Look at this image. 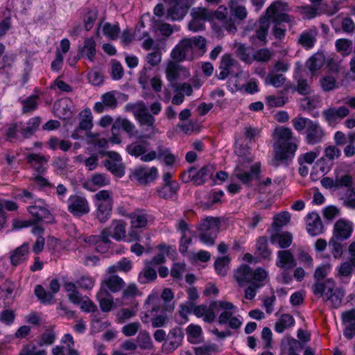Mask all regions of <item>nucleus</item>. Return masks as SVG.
<instances>
[{"mask_svg": "<svg viewBox=\"0 0 355 355\" xmlns=\"http://www.w3.org/2000/svg\"><path fill=\"white\" fill-rule=\"evenodd\" d=\"M137 341L140 349L143 350L153 348V343L150 334L146 331L139 332L137 337Z\"/></svg>", "mask_w": 355, "mask_h": 355, "instance_id": "3c124183", "label": "nucleus"}, {"mask_svg": "<svg viewBox=\"0 0 355 355\" xmlns=\"http://www.w3.org/2000/svg\"><path fill=\"white\" fill-rule=\"evenodd\" d=\"M38 95L34 94L24 100V114L31 113L37 110L38 106Z\"/></svg>", "mask_w": 355, "mask_h": 355, "instance_id": "0e129e2a", "label": "nucleus"}, {"mask_svg": "<svg viewBox=\"0 0 355 355\" xmlns=\"http://www.w3.org/2000/svg\"><path fill=\"white\" fill-rule=\"evenodd\" d=\"M295 324L293 317L290 314H282L275 324V330L282 333L285 329L293 327Z\"/></svg>", "mask_w": 355, "mask_h": 355, "instance_id": "79ce46f5", "label": "nucleus"}, {"mask_svg": "<svg viewBox=\"0 0 355 355\" xmlns=\"http://www.w3.org/2000/svg\"><path fill=\"white\" fill-rule=\"evenodd\" d=\"M291 220V215L288 211H282L273 218L272 229L275 232H279L281 228L286 225Z\"/></svg>", "mask_w": 355, "mask_h": 355, "instance_id": "c03bdc74", "label": "nucleus"}, {"mask_svg": "<svg viewBox=\"0 0 355 355\" xmlns=\"http://www.w3.org/2000/svg\"><path fill=\"white\" fill-rule=\"evenodd\" d=\"M324 62V58L321 54H315L311 56L306 62V67L310 70L312 76L320 69Z\"/></svg>", "mask_w": 355, "mask_h": 355, "instance_id": "864d4df0", "label": "nucleus"}, {"mask_svg": "<svg viewBox=\"0 0 355 355\" xmlns=\"http://www.w3.org/2000/svg\"><path fill=\"white\" fill-rule=\"evenodd\" d=\"M141 293L139 291L137 286L134 284H129L125 288L123 291L121 298L125 304L131 303V302Z\"/></svg>", "mask_w": 355, "mask_h": 355, "instance_id": "ea45409f", "label": "nucleus"}, {"mask_svg": "<svg viewBox=\"0 0 355 355\" xmlns=\"http://www.w3.org/2000/svg\"><path fill=\"white\" fill-rule=\"evenodd\" d=\"M310 125L305 130V142L308 145H315L322 141L324 137V131L316 121L309 123Z\"/></svg>", "mask_w": 355, "mask_h": 355, "instance_id": "6ab92c4d", "label": "nucleus"}, {"mask_svg": "<svg viewBox=\"0 0 355 355\" xmlns=\"http://www.w3.org/2000/svg\"><path fill=\"white\" fill-rule=\"evenodd\" d=\"M96 43L93 37L86 38L84 40L83 46L79 48L80 56L93 62L96 55Z\"/></svg>", "mask_w": 355, "mask_h": 355, "instance_id": "7c9ffc66", "label": "nucleus"}, {"mask_svg": "<svg viewBox=\"0 0 355 355\" xmlns=\"http://www.w3.org/2000/svg\"><path fill=\"white\" fill-rule=\"evenodd\" d=\"M342 242L331 237L329 241V252L335 259H340L343 254L345 245Z\"/></svg>", "mask_w": 355, "mask_h": 355, "instance_id": "de8ad7c7", "label": "nucleus"}, {"mask_svg": "<svg viewBox=\"0 0 355 355\" xmlns=\"http://www.w3.org/2000/svg\"><path fill=\"white\" fill-rule=\"evenodd\" d=\"M183 339V334L181 329L175 328L170 331L168 339L162 345V350L169 354L175 350L180 345Z\"/></svg>", "mask_w": 355, "mask_h": 355, "instance_id": "412c9836", "label": "nucleus"}, {"mask_svg": "<svg viewBox=\"0 0 355 355\" xmlns=\"http://www.w3.org/2000/svg\"><path fill=\"white\" fill-rule=\"evenodd\" d=\"M41 119L38 116H35L30 119L26 123V128H24V137H28L33 135L37 130Z\"/></svg>", "mask_w": 355, "mask_h": 355, "instance_id": "680f3d73", "label": "nucleus"}, {"mask_svg": "<svg viewBox=\"0 0 355 355\" xmlns=\"http://www.w3.org/2000/svg\"><path fill=\"white\" fill-rule=\"evenodd\" d=\"M256 250L257 254L263 259H270L272 252L268 247V239L266 236L258 238L256 243Z\"/></svg>", "mask_w": 355, "mask_h": 355, "instance_id": "58836bf2", "label": "nucleus"}, {"mask_svg": "<svg viewBox=\"0 0 355 355\" xmlns=\"http://www.w3.org/2000/svg\"><path fill=\"white\" fill-rule=\"evenodd\" d=\"M101 309L103 312H109L113 306V297L105 287L101 286L96 294Z\"/></svg>", "mask_w": 355, "mask_h": 355, "instance_id": "2f4dec72", "label": "nucleus"}, {"mask_svg": "<svg viewBox=\"0 0 355 355\" xmlns=\"http://www.w3.org/2000/svg\"><path fill=\"white\" fill-rule=\"evenodd\" d=\"M270 239L272 243H277L280 248H287L291 245L293 237L288 232L282 233L275 232L270 236Z\"/></svg>", "mask_w": 355, "mask_h": 355, "instance_id": "c9c22d12", "label": "nucleus"}, {"mask_svg": "<svg viewBox=\"0 0 355 355\" xmlns=\"http://www.w3.org/2000/svg\"><path fill=\"white\" fill-rule=\"evenodd\" d=\"M22 130L18 123L8 124L4 130V135L7 141H12L17 137L19 131Z\"/></svg>", "mask_w": 355, "mask_h": 355, "instance_id": "774afa93", "label": "nucleus"}, {"mask_svg": "<svg viewBox=\"0 0 355 355\" xmlns=\"http://www.w3.org/2000/svg\"><path fill=\"white\" fill-rule=\"evenodd\" d=\"M150 143L145 140H137L126 146L127 153L135 157H140L144 162H149L156 159L157 153L155 150H150L147 153V148Z\"/></svg>", "mask_w": 355, "mask_h": 355, "instance_id": "9d476101", "label": "nucleus"}, {"mask_svg": "<svg viewBox=\"0 0 355 355\" xmlns=\"http://www.w3.org/2000/svg\"><path fill=\"white\" fill-rule=\"evenodd\" d=\"M133 175L141 184H146L154 181L157 175L158 171L155 166L150 168L140 167L135 170Z\"/></svg>", "mask_w": 355, "mask_h": 355, "instance_id": "5701e85b", "label": "nucleus"}, {"mask_svg": "<svg viewBox=\"0 0 355 355\" xmlns=\"http://www.w3.org/2000/svg\"><path fill=\"white\" fill-rule=\"evenodd\" d=\"M344 297V292L341 289H336L334 293L325 296L327 300L330 301L332 307L337 309L341 303Z\"/></svg>", "mask_w": 355, "mask_h": 355, "instance_id": "69168bd1", "label": "nucleus"}, {"mask_svg": "<svg viewBox=\"0 0 355 355\" xmlns=\"http://www.w3.org/2000/svg\"><path fill=\"white\" fill-rule=\"evenodd\" d=\"M153 29L155 31H159L163 36L168 37L173 33V28L169 24L162 23L159 19H153Z\"/></svg>", "mask_w": 355, "mask_h": 355, "instance_id": "6e6d98bb", "label": "nucleus"}, {"mask_svg": "<svg viewBox=\"0 0 355 355\" xmlns=\"http://www.w3.org/2000/svg\"><path fill=\"white\" fill-rule=\"evenodd\" d=\"M260 173V164H255L251 166L250 171H243L239 168H236L234 171L235 176L243 184L249 185L252 180L255 178Z\"/></svg>", "mask_w": 355, "mask_h": 355, "instance_id": "c85d7f7f", "label": "nucleus"}, {"mask_svg": "<svg viewBox=\"0 0 355 355\" xmlns=\"http://www.w3.org/2000/svg\"><path fill=\"white\" fill-rule=\"evenodd\" d=\"M120 28L118 24L105 23L103 26V33L110 40H114L118 37Z\"/></svg>", "mask_w": 355, "mask_h": 355, "instance_id": "338daca9", "label": "nucleus"}, {"mask_svg": "<svg viewBox=\"0 0 355 355\" xmlns=\"http://www.w3.org/2000/svg\"><path fill=\"white\" fill-rule=\"evenodd\" d=\"M144 312L141 317L144 323L152 322V326L154 328L161 327L166 322L167 311H172L174 309L173 305H166L164 306L162 301L156 293L150 294L146 298L144 304Z\"/></svg>", "mask_w": 355, "mask_h": 355, "instance_id": "7ed1b4c3", "label": "nucleus"}, {"mask_svg": "<svg viewBox=\"0 0 355 355\" xmlns=\"http://www.w3.org/2000/svg\"><path fill=\"white\" fill-rule=\"evenodd\" d=\"M135 117L137 119L141 125L151 127L150 128V134L147 135V137H154V136L159 132L158 129L155 125V118L149 112L148 109L146 105H141V107L139 108L138 114L135 116Z\"/></svg>", "mask_w": 355, "mask_h": 355, "instance_id": "f3484780", "label": "nucleus"}, {"mask_svg": "<svg viewBox=\"0 0 355 355\" xmlns=\"http://www.w3.org/2000/svg\"><path fill=\"white\" fill-rule=\"evenodd\" d=\"M349 114V110L346 106L330 107L322 112V116L329 123H334L344 119Z\"/></svg>", "mask_w": 355, "mask_h": 355, "instance_id": "393cba45", "label": "nucleus"}, {"mask_svg": "<svg viewBox=\"0 0 355 355\" xmlns=\"http://www.w3.org/2000/svg\"><path fill=\"white\" fill-rule=\"evenodd\" d=\"M125 282L116 275H112L102 282V286H105L111 292L117 293L125 286Z\"/></svg>", "mask_w": 355, "mask_h": 355, "instance_id": "f704fd0d", "label": "nucleus"}, {"mask_svg": "<svg viewBox=\"0 0 355 355\" xmlns=\"http://www.w3.org/2000/svg\"><path fill=\"white\" fill-rule=\"evenodd\" d=\"M27 151L26 154V159L29 166L37 173L31 178L33 182L39 187V189L45 193H50L54 188V184L48 179L43 177L48 169V162L49 157L44 156L40 153H31L32 148L25 147Z\"/></svg>", "mask_w": 355, "mask_h": 355, "instance_id": "f03ea898", "label": "nucleus"}, {"mask_svg": "<svg viewBox=\"0 0 355 355\" xmlns=\"http://www.w3.org/2000/svg\"><path fill=\"white\" fill-rule=\"evenodd\" d=\"M206 51V40L202 36L184 38L172 50L171 57L177 62L192 60L202 56Z\"/></svg>", "mask_w": 355, "mask_h": 355, "instance_id": "20e7f679", "label": "nucleus"}, {"mask_svg": "<svg viewBox=\"0 0 355 355\" xmlns=\"http://www.w3.org/2000/svg\"><path fill=\"white\" fill-rule=\"evenodd\" d=\"M217 302L218 306L224 310L218 317V323L220 324H227L229 320L234 317L233 314L236 312V308L232 302Z\"/></svg>", "mask_w": 355, "mask_h": 355, "instance_id": "c756f323", "label": "nucleus"}, {"mask_svg": "<svg viewBox=\"0 0 355 355\" xmlns=\"http://www.w3.org/2000/svg\"><path fill=\"white\" fill-rule=\"evenodd\" d=\"M297 262L290 250H279L277 252L276 266L285 270L293 268Z\"/></svg>", "mask_w": 355, "mask_h": 355, "instance_id": "cd10ccee", "label": "nucleus"}, {"mask_svg": "<svg viewBox=\"0 0 355 355\" xmlns=\"http://www.w3.org/2000/svg\"><path fill=\"white\" fill-rule=\"evenodd\" d=\"M269 19L262 17L259 21V26L256 30V37L260 40L266 42V35L270 27Z\"/></svg>", "mask_w": 355, "mask_h": 355, "instance_id": "5fc2aeb1", "label": "nucleus"}, {"mask_svg": "<svg viewBox=\"0 0 355 355\" xmlns=\"http://www.w3.org/2000/svg\"><path fill=\"white\" fill-rule=\"evenodd\" d=\"M275 134L277 140L274 144L275 157L271 164L275 167L288 166L297 149V145L291 141L293 132L288 128H279L275 130Z\"/></svg>", "mask_w": 355, "mask_h": 355, "instance_id": "f257e3e1", "label": "nucleus"}, {"mask_svg": "<svg viewBox=\"0 0 355 355\" xmlns=\"http://www.w3.org/2000/svg\"><path fill=\"white\" fill-rule=\"evenodd\" d=\"M190 6L187 0H169L166 7V20L182 19L187 15Z\"/></svg>", "mask_w": 355, "mask_h": 355, "instance_id": "ddd939ff", "label": "nucleus"}, {"mask_svg": "<svg viewBox=\"0 0 355 355\" xmlns=\"http://www.w3.org/2000/svg\"><path fill=\"white\" fill-rule=\"evenodd\" d=\"M131 224L135 228L144 227L148 223V215L144 210H137L130 214Z\"/></svg>", "mask_w": 355, "mask_h": 355, "instance_id": "a19ab883", "label": "nucleus"}, {"mask_svg": "<svg viewBox=\"0 0 355 355\" xmlns=\"http://www.w3.org/2000/svg\"><path fill=\"white\" fill-rule=\"evenodd\" d=\"M13 288L6 283L0 285V306H8L12 300Z\"/></svg>", "mask_w": 355, "mask_h": 355, "instance_id": "49530a36", "label": "nucleus"}, {"mask_svg": "<svg viewBox=\"0 0 355 355\" xmlns=\"http://www.w3.org/2000/svg\"><path fill=\"white\" fill-rule=\"evenodd\" d=\"M352 232L353 223L349 220L341 218L335 223L331 238L344 241L351 236Z\"/></svg>", "mask_w": 355, "mask_h": 355, "instance_id": "2eb2a0df", "label": "nucleus"}, {"mask_svg": "<svg viewBox=\"0 0 355 355\" xmlns=\"http://www.w3.org/2000/svg\"><path fill=\"white\" fill-rule=\"evenodd\" d=\"M144 268L138 275L137 281L141 284H147L154 282L157 277V274L156 269L144 263Z\"/></svg>", "mask_w": 355, "mask_h": 355, "instance_id": "72a5a7b5", "label": "nucleus"}, {"mask_svg": "<svg viewBox=\"0 0 355 355\" xmlns=\"http://www.w3.org/2000/svg\"><path fill=\"white\" fill-rule=\"evenodd\" d=\"M218 302L214 301L209 306L206 304L196 305L193 307V313L198 318H202L206 322L211 323L216 318L214 311L217 310Z\"/></svg>", "mask_w": 355, "mask_h": 355, "instance_id": "dca6fc26", "label": "nucleus"}, {"mask_svg": "<svg viewBox=\"0 0 355 355\" xmlns=\"http://www.w3.org/2000/svg\"><path fill=\"white\" fill-rule=\"evenodd\" d=\"M304 345L297 340L291 336L285 337L281 342V350L283 354L300 355V352Z\"/></svg>", "mask_w": 355, "mask_h": 355, "instance_id": "b1692460", "label": "nucleus"}, {"mask_svg": "<svg viewBox=\"0 0 355 355\" xmlns=\"http://www.w3.org/2000/svg\"><path fill=\"white\" fill-rule=\"evenodd\" d=\"M116 93V91H110L103 94L101 97V101L94 104V111L101 114L105 110L115 109L118 104Z\"/></svg>", "mask_w": 355, "mask_h": 355, "instance_id": "a211bd4d", "label": "nucleus"}, {"mask_svg": "<svg viewBox=\"0 0 355 355\" xmlns=\"http://www.w3.org/2000/svg\"><path fill=\"white\" fill-rule=\"evenodd\" d=\"M306 229L311 236H317L323 232L324 226L320 216L317 213L312 212L307 215Z\"/></svg>", "mask_w": 355, "mask_h": 355, "instance_id": "bb28decb", "label": "nucleus"}, {"mask_svg": "<svg viewBox=\"0 0 355 355\" xmlns=\"http://www.w3.org/2000/svg\"><path fill=\"white\" fill-rule=\"evenodd\" d=\"M105 166L108 171L117 177H122L124 173V166L122 162L105 161Z\"/></svg>", "mask_w": 355, "mask_h": 355, "instance_id": "bf43d9fd", "label": "nucleus"}, {"mask_svg": "<svg viewBox=\"0 0 355 355\" xmlns=\"http://www.w3.org/2000/svg\"><path fill=\"white\" fill-rule=\"evenodd\" d=\"M268 272L266 270L259 268L255 270L248 265H242L236 271L234 277L239 284L241 286L243 283H251L253 281L265 280Z\"/></svg>", "mask_w": 355, "mask_h": 355, "instance_id": "1a4fd4ad", "label": "nucleus"}, {"mask_svg": "<svg viewBox=\"0 0 355 355\" xmlns=\"http://www.w3.org/2000/svg\"><path fill=\"white\" fill-rule=\"evenodd\" d=\"M187 340L191 344H198L202 341V330L199 325L191 324L187 329Z\"/></svg>", "mask_w": 355, "mask_h": 355, "instance_id": "4c0bfd02", "label": "nucleus"}, {"mask_svg": "<svg viewBox=\"0 0 355 355\" xmlns=\"http://www.w3.org/2000/svg\"><path fill=\"white\" fill-rule=\"evenodd\" d=\"M67 211L74 217L80 218L90 211L89 202L81 195L73 194L67 201Z\"/></svg>", "mask_w": 355, "mask_h": 355, "instance_id": "9b49d317", "label": "nucleus"}, {"mask_svg": "<svg viewBox=\"0 0 355 355\" xmlns=\"http://www.w3.org/2000/svg\"><path fill=\"white\" fill-rule=\"evenodd\" d=\"M286 78L283 74L269 73L265 78L266 85H271L275 87H280L284 84Z\"/></svg>", "mask_w": 355, "mask_h": 355, "instance_id": "052dcab7", "label": "nucleus"}, {"mask_svg": "<svg viewBox=\"0 0 355 355\" xmlns=\"http://www.w3.org/2000/svg\"><path fill=\"white\" fill-rule=\"evenodd\" d=\"M178 189V183L171 182L169 184H164L163 186L158 187L157 189V193L160 198L169 200L173 198Z\"/></svg>", "mask_w": 355, "mask_h": 355, "instance_id": "e433bc0d", "label": "nucleus"}, {"mask_svg": "<svg viewBox=\"0 0 355 355\" xmlns=\"http://www.w3.org/2000/svg\"><path fill=\"white\" fill-rule=\"evenodd\" d=\"M220 230V222L217 218L208 216L198 226L199 239L207 245H213Z\"/></svg>", "mask_w": 355, "mask_h": 355, "instance_id": "423d86ee", "label": "nucleus"}, {"mask_svg": "<svg viewBox=\"0 0 355 355\" xmlns=\"http://www.w3.org/2000/svg\"><path fill=\"white\" fill-rule=\"evenodd\" d=\"M94 203L97 219L101 223H105L110 218L112 211L113 200L110 193L107 190L99 191L94 195Z\"/></svg>", "mask_w": 355, "mask_h": 355, "instance_id": "6e6552de", "label": "nucleus"}, {"mask_svg": "<svg viewBox=\"0 0 355 355\" xmlns=\"http://www.w3.org/2000/svg\"><path fill=\"white\" fill-rule=\"evenodd\" d=\"M214 171L215 167L211 164L204 166L198 171L196 168L191 167L183 174V180L184 182L192 180L195 184L201 185L213 176Z\"/></svg>", "mask_w": 355, "mask_h": 355, "instance_id": "f8f14e48", "label": "nucleus"}, {"mask_svg": "<svg viewBox=\"0 0 355 355\" xmlns=\"http://www.w3.org/2000/svg\"><path fill=\"white\" fill-rule=\"evenodd\" d=\"M60 287V285L58 280L53 279L49 284L51 291H46L42 286L37 285L35 288V293L42 303H50L53 298L54 294L59 291Z\"/></svg>", "mask_w": 355, "mask_h": 355, "instance_id": "aec40b11", "label": "nucleus"}, {"mask_svg": "<svg viewBox=\"0 0 355 355\" xmlns=\"http://www.w3.org/2000/svg\"><path fill=\"white\" fill-rule=\"evenodd\" d=\"M132 268V263L130 260L127 258H123L117 261L115 264L110 266L107 269V272L114 273L118 271L128 272Z\"/></svg>", "mask_w": 355, "mask_h": 355, "instance_id": "a18cd8bd", "label": "nucleus"}, {"mask_svg": "<svg viewBox=\"0 0 355 355\" xmlns=\"http://www.w3.org/2000/svg\"><path fill=\"white\" fill-rule=\"evenodd\" d=\"M110 229H104L100 235H91L85 239V242L89 244L96 245L101 242H108V238H110Z\"/></svg>", "mask_w": 355, "mask_h": 355, "instance_id": "603ef678", "label": "nucleus"}, {"mask_svg": "<svg viewBox=\"0 0 355 355\" xmlns=\"http://www.w3.org/2000/svg\"><path fill=\"white\" fill-rule=\"evenodd\" d=\"M71 141L62 140L55 137H51L47 142V146L50 149L55 150L59 148L64 152L67 151L71 147Z\"/></svg>", "mask_w": 355, "mask_h": 355, "instance_id": "8fccbe9b", "label": "nucleus"}, {"mask_svg": "<svg viewBox=\"0 0 355 355\" xmlns=\"http://www.w3.org/2000/svg\"><path fill=\"white\" fill-rule=\"evenodd\" d=\"M166 74V78L170 83H173L175 82L179 77V64L173 62H170L167 65Z\"/></svg>", "mask_w": 355, "mask_h": 355, "instance_id": "e2e57ef3", "label": "nucleus"}, {"mask_svg": "<svg viewBox=\"0 0 355 355\" xmlns=\"http://www.w3.org/2000/svg\"><path fill=\"white\" fill-rule=\"evenodd\" d=\"M277 9V3L271 4L266 10V15L268 19H272L273 35L276 39L282 40L285 37L286 31L284 23L291 21V17L286 13L278 12Z\"/></svg>", "mask_w": 355, "mask_h": 355, "instance_id": "0eeeda50", "label": "nucleus"}, {"mask_svg": "<svg viewBox=\"0 0 355 355\" xmlns=\"http://www.w3.org/2000/svg\"><path fill=\"white\" fill-rule=\"evenodd\" d=\"M31 205L27 207V211L33 218V220H24V228L32 226L34 223L45 220L47 223L53 221V216L49 210V207L41 198H37L30 202Z\"/></svg>", "mask_w": 355, "mask_h": 355, "instance_id": "39448f33", "label": "nucleus"}, {"mask_svg": "<svg viewBox=\"0 0 355 355\" xmlns=\"http://www.w3.org/2000/svg\"><path fill=\"white\" fill-rule=\"evenodd\" d=\"M336 51L343 56H347L352 52V41L349 39H338L335 42Z\"/></svg>", "mask_w": 355, "mask_h": 355, "instance_id": "09e8293b", "label": "nucleus"}, {"mask_svg": "<svg viewBox=\"0 0 355 355\" xmlns=\"http://www.w3.org/2000/svg\"><path fill=\"white\" fill-rule=\"evenodd\" d=\"M220 352L219 347L215 343H205L195 348L196 355H211V353Z\"/></svg>", "mask_w": 355, "mask_h": 355, "instance_id": "4d7b16f0", "label": "nucleus"}, {"mask_svg": "<svg viewBox=\"0 0 355 355\" xmlns=\"http://www.w3.org/2000/svg\"><path fill=\"white\" fill-rule=\"evenodd\" d=\"M192 15L193 19L188 24L189 29L193 32H197L204 29L205 20L211 19L213 15L210 10L207 8H198L193 10Z\"/></svg>", "mask_w": 355, "mask_h": 355, "instance_id": "4468645a", "label": "nucleus"}, {"mask_svg": "<svg viewBox=\"0 0 355 355\" xmlns=\"http://www.w3.org/2000/svg\"><path fill=\"white\" fill-rule=\"evenodd\" d=\"M107 229H110L111 236L114 239L120 241L125 236V223L122 220H114Z\"/></svg>", "mask_w": 355, "mask_h": 355, "instance_id": "37998d69", "label": "nucleus"}, {"mask_svg": "<svg viewBox=\"0 0 355 355\" xmlns=\"http://www.w3.org/2000/svg\"><path fill=\"white\" fill-rule=\"evenodd\" d=\"M341 319L345 325L344 336L349 340L352 339L355 336V309L343 312Z\"/></svg>", "mask_w": 355, "mask_h": 355, "instance_id": "4be33fe9", "label": "nucleus"}, {"mask_svg": "<svg viewBox=\"0 0 355 355\" xmlns=\"http://www.w3.org/2000/svg\"><path fill=\"white\" fill-rule=\"evenodd\" d=\"M318 35V31L315 27L305 30L300 35L297 43L305 49H312L316 43Z\"/></svg>", "mask_w": 355, "mask_h": 355, "instance_id": "a878e982", "label": "nucleus"}, {"mask_svg": "<svg viewBox=\"0 0 355 355\" xmlns=\"http://www.w3.org/2000/svg\"><path fill=\"white\" fill-rule=\"evenodd\" d=\"M83 113V118L80 120L79 125L76 129L75 132H78V130H88L93 126L92 116L90 109H85Z\"/></svg>", "mask_w": 355, "mask_h": 355, "instance_id": "13d9d810", "label": "nucleus"}, {"mask_svg": "<svg viewBox=\"0 0 355 355\" xmlns=\"http://www.w3.org/2000/svg\"><path fill=\"white\" fill-rule=\"evenodd\" d=\"M113 131L119 130L120 128L123 129L129 136L132 137L135 136L136 138V127L133 123L127 119L118 118L112 124Z\"/></svg>", "mask_w": 355, "mask_h": 355, "instance_id": "473e14b6", "label": "nucleus"}]
</instances>
